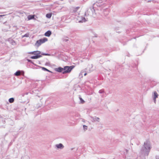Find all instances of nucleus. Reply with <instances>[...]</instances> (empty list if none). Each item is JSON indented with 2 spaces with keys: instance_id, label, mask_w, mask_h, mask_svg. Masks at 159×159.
I'll return each mask as SVG.
<instances>
[{
  "instance_id": "nucleus-6",
  "label": "nucleus",
  "mask_w": 159,
  "mask_h": 159,
  "mask_svg": "<svg viewBox=\"0 0 159 159\" xmlns=\"http://www.w3.org/2000/svg\"><path fill=\"white\" fill-rule=\"evenodd\" d=\"M64 68H62L61 67H59L56 69V70L58 72H62L64 71Z\"/></svg>"
},
{
  "instance_id": "nucleus-12",
  "label": "nucleus",
  "mask_w": 159,
  "mask_h": 159,
  "mask_svg": "<svg viewBox=\"0 0 159 159\" xmlns=\"http://www.w3.org/2000/svg\"><path fill=\"white\" fill-rule=\"evenodd\" d=\"M52 14L51 13L47 14L46 15V16L47 18H50L51 17Z\"/></svg>"
},
{
  "instance_id": "nucleus-18",
  "label": "nucleus",
  "mask_w": 159,
  "mask_h": 159,
  "mask_svg": "<svg viewBox=\"0 0 159 159\" xmlns=\"http://www.w3.org/2000/svg\"><path fill=\"white\" fill-rule=\"evenodd\" d=\"M87 73H84V76H86V75H87Z\"/></svg>"
},
{
  "instance_id": "nucleus-8",
  "label": "nucleus",
  "mask_w": 159,
  "mask_h": 159,
  "mask_svg": "<svg viewBox=\"0 0 159 159\" xmlns=\"http://www.w3.org/2000/svg\"><path fill=\"white\" fill-rule=\"evenodd\" d=\"M51 32L50 31H48L45 34V35L47 36H49L51 34Z\"/></svg>"
},
{
  "instance_id": "nucleus-4",
  "label": "nucleus",
  "mask_w": 159,
  "mask_h": 159,
  "mask_svg": "<svg viewBox=\"0 0 159 159\" xmlns=\"http://www.w3.org/2000/svg\"><path fill=\"white\" fill-rule=\"evenodd\" d=\"M158 96V94L155 91L154 92V95H153V100L155 102L156 101V99L157 98Z\"/></svg>"
},
{
  "instance_id": "nucleus-7",
  "label": "nucleus",
  "mask_w": 159,
  "mask_h": 159,
  "mask_svg": "<svg viewBox=\"0 0 159 159\" xmlns=\"http://www.w3.org/2000/svg\"><path fill=\"white\" fill-rule=\"evenodd\" d=\"M34 16H35L34 15H29L28 16V20H31V19H34Z\"/></svg>"
},
{
  "instance_id": "nucleus-20",
  "label": "nucleus",
  "mask_w": 159,
  "mask_h": 159,
  "mask_svg": "<svg viewBox=\"0 0 159 159\" xmlns=\"http://www.w3.org/2000/svg\"><path fill=\"white\" fill-rule=\"evenodd\" d=\"M80 100H82V98H80Z\"/></svg>"
},
{
  "instance_id": "nucleus-14",
  "label": "nucleus",
  "mask_w": 159,
  "mask_h": 159,
  "mask_svg": "<svg viewBox=\"0 0 159 159\" xmlns=\"http://www.w3.org/2000/svg\"><path fill=\"white\" fill-rule=\"evenodd\" d=\"M83 128L84 130H86L87 129V126L85 125H83Z\"/></svg>"
},
{
  "instance_id": "nucleus-16",
  "label": "nucleus",
  "mask_w": 159,
  "mask_h": 159,
  "mask_svg": "<svg viewBox=\"0 0 159 159\" xmlns=\"http://www.w3.org/2000/svg\"><path fill=\"white\" fill-rule=\"evenodd\" d=\"M5 16V15H0V17H2V16Z\"/></svg>"
},
{
  "instance_id": "nucleus-11",
  "label": "nucleus",
  "mask_w": 159,
  "mask_h": 159,
  "mask_svg": "<svg viewBox=\"0 0 159 159\" xmlns=\"http://www.w3.org/2000/svg\"><path fill=\"white\" fill-rule=\"evenodd\" d=\"M20 74L21 72L20 71H18L16 72L15 74V75L16 76H19L20 75Z\"/></svg>"
},
{
  "instance_id": "nucleus-5",
  "label": "nucleus",
  "mask_w": 159,
  "mask_h": 159,
  "mask_svg": "<svg viewBox=\"0 0 159 159\" xmlns=\"http://www.w3.org/2000/svg\"><path fill=\"white\" fill-rule=\"evenodd\" d=\"M41 57V56L40 55H36L31 57L30 58L32 59H37L40 57Z\"/></svg>"
},
{
  "instance_id": "nucleus-1",
  "label": "nucleus",
  "mask_w": 159,
  "mask_h": 159,
  "mask_svg": "<svg viewBox=\"0 0 159 159\" xmlns=\"http://www.w3.org/2000/svg\"><path fill=\"white\" fill-rule=\"evenodd\" d=\"M74 67V66H64V71L62 72V73L65 74L70 73Z\"/></svg>"
},
{
  "instance_id": "nucleus-10",
  "label": "nucleus",
  "mask_w": 159,
  "mask_h": 159,
  "mask_svg": "<svg viewBox=\"0 0 159 159\" xmlns=\"http://www.w3.org/2000/svg\"><path fill=\"white\" fill-rule=\"evenodd\" d=\"M56 146L57 148H63L64 147L62 145V144L61 143L57 145Z\"/></svg>"
},
{
  "instance_id": "nucleus-3",
  "label": "nucleus",
  "mask_w": 159,
  "mask_h": 159,
  "mask_svg": "<svg viewBox=\"0 0 159 159\" xmlns=\"http://www.w3.org/2000/svg\"><path fill=\"white\" fill-rule=\"evenodd\" d=\"M41 52L39 51H35L32 52H31L29 53V54L33 55H39L40 54Z\"/></svg>"
},
{
  "instance_id": "nucleus-9",
  "label": "nucleus",
  "mask_w": 159,
  "mask_h": 159,
  "mask_svg": "<svg viewBox=\"0 0 159 159\" xmlns=\"http://www.w3.org/2000/svg\"><path fill=\"white\" fill-rule=\"evenodd\" d=\"M80 8V7H76L73 8V12H76Z\"/></svg>"
},
{
  "instance_id": "nucleus-2",
  "label": "nucleus",
  "mask_w": 159,
  "mask_h": 159,
  "mask_svg": "<svg viewBox=\"0 0 159 159\" xmlns=\"http://www.w3.org/2000/svg\"><path fill=\"white\" fill-rule=\"evenodd\" d=\"M46 40H37L35 45L37 47H39L42 43H44Z\"/></svg>"
},
{
  "instance_id": "nucleus-15",
  "label": "nucleus",
  "mask_w": 159,
  "mask_h": 159,
  "mask_svg": "<svg viewBox=\"0 0 159 159\" xmlns=\"http://www.w3.org/2000/svg\"><path fill=\"white\" fill-rule=\"evenodd\" d=\"M43 69L44 70H46V71H49L48 69H47L46 68H45L43 67Z\"/></svg>"
},
{
  "instance_id": "nucleus-17",
  "label": "nucleus",
  "mask_w": 159,
  "mask_h": 159,
  "mask_svg": "<svg viewBox=\"0 0 159 159\" xmlns=\"http://www.w3.org/2000/svg\"><path fill=\"white\" fill-rule=\"evenodd\" d=\"M27 61H29V62H31V61L30 60H29V59H28L27 60Z\"/></svg>"
},
{
  "instance_id": "nucleus-19",
  "label": "nucleus",
  "mask_w": 159,
  "mask_h": 159,
  "mask_svg": "<svg viewBox=\"0 0 159 159\" xmlns=\"http://www.w3.org/2000/svg\"><path fill=\"white\" fill-rule=\"evenodd\" d=\"M43 40H47L46 39H44Z\"/></svg>"
},
{
  "instance_id": "nucleus-13",
  "label": "nucleus",
  "mask_w": 159,
  "mask_h": 159,
  "mask_svg": "<svg viewBox=\"0 0 159 159\" xmlns=\"http://www.w3.org/2000/svg\"><path fill=\"white\" fill-rule=\"evenodd\" d=\"M9 101L10 103H12L14 101V99L13 98H11L9 99Z\"/></svg>"
}]
</instances>
